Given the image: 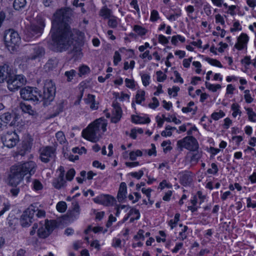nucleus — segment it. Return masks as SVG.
<instances>
[{
    "label": "nucleus",
    "instance_id": "nucleus-21",
    "mask_svg": "<svg viewBox=\"0 0 256 256\" xmlns=\"http://www.w3.org/2000/svg\"><path fill=\"white\" fill-rule=\"evenodd\" d=\"M72 204V210L69 212L68 216L70 218L74 219L78 218L80 214V208L77 202H73Z\"/></svg>",
    "mask_w": 256,
    "mask_h": 256
},
{
    "label": "nucleus",
    "instance_id": "nucleus-44",
    "mask_svg": "<svg viewBox=\"0 0 256 256\" xmlns=\"http://www.w3.org/2000/svg\"><path fill=\"white\" fill-rule=\"evenodd\" d=\"M142 152L140 150H136V151L134 152H131L130 153V158L132 160H136L137 156H142Z\"/></svg>",
    "mask_w": 256,
    "mask_h": 256
},
{
    "label": "nucleus",
    "instance_id": "nucleus-14",
    "mask_svg": "<svg viewBox=\"0 0 256 256\" xmlns=\"http://www.w3.org/2000/svg\"><path fill=\"white\" fill-rule=\"evenodd\" d=\"M112 107L111 122L114 123H117L122 118V112L120 104L116 101L113 102Z\"/></svg>",
    "mask_w": 256,
    "mask_h": 256
},
{
    "label": "nucleus",
    "instance_id": "nucleus-20",
    "mask_svg": "<svg viewBox=\"0 0 256 256\" xmlns=\"http://www.w3.org/2000/svg\"><path fill=\"white\" fill-rule=\"evenodd\" d=\"M126 185L125 182H122L120 184L119 190L118 192L117 198L118 202L122 201L126 198Z\"/></svg>",
    "mask_w": 256,
    "mask_h": 256
},
{
    "label": "nucleus",
    "instance_id": "nucleus-60",
    "mask_svg": "<svg viewBox=\"0 0 256 256\" xmlns=\"http://www.w3.org/2000/svg\"><path fill=\"white\" fill-rule=\"evenodd\" d=\"M121 60V56L119 52L116 51L114 52V65H117L118 64Z\"/></svg>",
    "mask_w": 256,
    "mask_h": 256
},
{
    "label": "nucleus",
    "instance_id": "nucleus-48",
    "mask_svg": "<svg viewBox=\"0 0 256 256\" xmlns=\"http://www.w3.org/2000/svg\"><path fill=\"white\" fill-rule=\"evenodd\" d=\"M206 60L209 64L212 66H214L219 68H222V66L220 62L216 60L207 58Z\"/></svg>",
    "mask_w": 256,
    "mask_h": 256
},
{
    "label": "nucleus",
    "instance_id": "nucleus-41",
    "mask_svg": "<svg viewBox=\"0 0 256 256\" xmlns=\"http://www.w3.org/2000/svg\"><path fill=\"white\" fill-rule=\"evenodd\" d=\"M44 28L38 26L35 23L32 24L30 26V30L35 34H41Z\"/></svg>",
    "mask_w": 256,
    "mask_h": 256
},
{
    "label": "nucleus",
    "instance_id": "nucleus-52",
    "mask_svg": "<svg viewBox=\"0 0 256 256\" xmlns=\"http://www.w3.org/2000/svg\"><path fill=\"white\" fill-rule=\"evenodd\" d=\"M157 80L159 82H162L166 78V76L163 74L161 70L156 72Z\"/></svg>",
    "mask_w": 256,
    "mask_h": 256
},
{
    "label": "nucleus",
    "instance_id": "nucleus-34",
    "mask_svg": "<svg viewBox=\"0 0 256 256\" xmlns=\"http://www.w3.org/2000/svg\"><path fill=\"white\" fill-rule=\"evenodd\" d=\"M180 214L177 213L175 214L174 220H170L168 222V225L170 226L171 229H173L176 226L178 222L180 220Z\"/></svg>",
    "mask_w": 256,
    "mask_h": 256
},
{
    "label": "nucleus",
    "instance_id": "nucleus-11",
    "mask_svg": "<svg viewBox=\"0 0 256 256\" xmlns=\"http://www.w3.org/2000/svg\"><path fill=\"white\" fill-rule=\"evenodd\" d=\"M1 140L4 145L9 148L14 147L18 141V136L14 132H8L4 134Z\"/></svg>",
    "mask_w": 256,
    "mask_h": 256
},
{
    "label": "nucleus",
    "instance_id": "nucleus-1",
    "mask_svg": "<svg viewBox=\"0 0 256 256\" xmlns=\"http://www.w3.org/2000/svg\"><path fill=\"white\" fill-rule=\"evenodd\" d=\"M71 16L72 10L68 8L58 10L54 14L50 48L54 51L65 50L73 42V34L68 24Z\"/></svg>",
    "mask_w": 256,
    "mask_h": 256
},
{
    "label": "nucleus",
    "instance_id": "nucleus-47",
    "mask_svg": "<svg viewBox=\"0 0 256 256\" xmlns=\"http://www.w3.org/2000/svg\"><path fill=\"white\" fill-rule=\"evenodd\" d=\"M160 18V16L158 12L156 10H154L151 12L150 20L152 22H155Z\"/></svg>",
    "mask_w": 256,
    "mask_h": 256
},
{
    "label": "nucleus",
    "instance_id": "nucleus-17",
    "mask_svg": "<svg viewBox=\"0 0 256 256\" xmlns=\"http://www.w3.org/2000/svg\"><path fill=\"white\" fill-rule=\"evenodd\" d=\"M10 69L6 64L0 66V83L7 80L11 75Z\"/></svg>",
    "mask_w": 256,
    "mask_h": 256
},
{
    "label": "nucleus",
    "instance_id": "nucleus-18",
    "mask_svg": "<svg viewBox=\"0 0 256 256\" xmlns=\"http://www.w3.org/2000/svg\"><path fill=\"white\" fill-rule=\"evenodd\" d=\"M34 220V218L28 213V210H26L21 216L20 224L23 227H28Z\"/></svg>",
    "mask_w": 256,
    "mask_h": 256
},
{
    "label": "nucleus",
    "instance_id": "nucleus-42",
    "mask_svg": "<svg viewBox=\"0 0 256 256\" xmlns=\"http://www.w3.org/2000/svg\"><path fill=\"white\" fill-rule=\"evenodd\" d=\"M45 19L42 16H38L36 18L35 24L38 26H41V28H44L45 26Z\"/></svg>",
    "mask_w": 256,
    "mask_h": 256
},
{
    "label": "nucleus",
    "instance_id": "nucleus-15",
    "mask_svg": "<svg viewBox=\"0 0 256 256\" xmlns=\"http://www.w3.org/2000/svg\"><path fill=\"white\" fill-rule=\"evenodd\" d=\"M16 118L15 115L12 114L9 112L4 114L0 116V128L3 126H6L10 123V126H13L15 124L14 119Z\"/></svg>",
    "mask_w": 256,
    "mask_h": 256
},
{
    "label": "nucleus",
    "instance_id": "nucleus-24",
    "mask_svg": "<svg viewBox=\"0 0 256 256\" xmlns=\"http://www.w3.org/2000/svg\"><path fill=\"white\" fill-rule=\"evenodd\" d=\"M102 204L106 206L112 205L114 202V198L108 195H102Z\"/></svg>",
    "mask_w": 256,
    "mask_h": 256
},
{
    "label": "nucleus",
    "instance_id": "nucleus-9",
    "mask_svg": "<svg viewBox=\"0 0 256 256\" xmlns=\"http://www.w3.org/2000/svg\"><path fill=\"white\" fill-rule=\"evenodd\" d=\"M55 92L56 86L54 82L51 80H46L44 86L43 95H42L40 100H42L49 102L52 100Z\"/></svg>",
    "mask_w": 256,
    "mask_h": 256
},
{
    "label": "nucleus",
    "instance_id": "nucleus-23",
    "mask_svg": "<svg viewBox=\"0 0 256 256\" xmlns=\"http://www.w3.org/2000/svg\"><path fill=\"white\" fill-rule=\"evenodd\" d=\"M201 152L194 150L190 152L188 156H190V162L192 164H196L201 157Z\"/></svg>",
    "mask_w": 256,
    "mask_h": 256
},
{
    "label": "nucleus",
    "instance_id": "nucleus-31",
    "mask_svg": "<svg viewBox=\"0 0 256 256\" xmlns=\"http://www.w3.org/2000/svg\"><path fill=\"white\" fill-rule=\"evenodd\" d=\"M240 106L238 104H233L231 106V109L233 111L232 116L234 118H236L238 116H240L242 112L240 109Z\"/></svg>",
    "mask_w": 256,
    "mask_h": 256
},
{
    "label": "nucleus",
    "instance_id": "nucleus-32",
    "mask_svg": "<svg viewBox=\"0 0 256 256\" xmlns=\"http://www.w3.org/2000/svg\"><path fill=\"white\" fill-rule=\"evenodd\" d=\"M145 92L144 90L138 91L136 96V102L138 104H140L144 100Z\"/></svg>",
    "mask_w": 256,
    "mask_h": 256
},
{
    "label": "nucleus",
    "instance_id": "nucleus-39",
    "mask_svg": "<svg viewBox=\"0 0 256 256\" xmlns=\"http://www.w3.org/2000/svg\"><path fill=\"white\" fill-rule=\"evenodd\" d=\"M118 22L117 21V18L112 16L109 18L108 22V26L112 28H116L118 26Z\"/></svg>",
    "mask_w": 256,
    "mask_h": 256
},
{
    "label": "nucleus",
    "instance_id": "nucleus-40",
    "mask_svg": "<svg viewBox=\"0 0 256 256\" xmlns=\"http://www.w3.org/2000/svg\"><path fill=\"white\" fill-rule=\"evenodd\" d=\"M205 84L206 88L213 92H215L217 90L220 89L221 88V86L219 84L214 85L211 84L207 82H206Z\"/></svg>",
    "mask_w": 256,
    "mask_h": 256
},
{
    "label": "nucleus",
    "instance_id": "nucleus-62",
    "mask_svg": "<svg viewBox=\"0 0 256 256\" xmlns=\"http://www.w3.org/2000/svg\"><path fill=\"white\" fill-rule=\"evenodd\" d=\"M144 172L142 170H139L138 172H134L130 173V175L137 179H140L143 176Z\"/></svg>",
    "mask_w": 256,
    "mask_h": 256
},
{
    "label": "nucleus",
    "instance_id": "nucleus-22",
    "mask_svg": "<svg viewBox=\"0 0 256 256\" xmlns=\"http://www.w3.org/2000/svg\"><path fill=\"white\" fill-rule=\"evenodd\" d=\"M66 183V182L64 180V177L62 176V174H59L58 178L54 180L52 184L55 188L60 189L65 186Z\"/></svg>",
    "mask_w": 256,
    "mask_h": 256
},
{
    "label": "nucleus",
    "instance_id": "nucleus-64",
    "mask_svg": "<svg viewBox=\"0 0 256 256\" xmlns=\"http://www.w3.org/2000/svg\"><path fill=\"white\" fill-rule=\"evenodd\" d=\"M158 42L162 44H167L168 42V39L164 36L160 34L158 36Z\"/></svg>",
    "mask_w": 256,
    "mask_h": 256
},
{
    "label": "nucleus",
    "instance_id": "nucleus-7",
    "mask_svg": "<svg viewBox=\"0 0 256 256\" xmlns=\"http://www.w3.org/2000/svg\"><path fill=\"white\" fill-rule=\"evenodd\" d=\"M26 82V78L23 76L11 74L7 80L8 88L10 90L14 92L24 84Z\"/></svg>",
    "mask_w": 256,
    "mask_h": 256
},
{
    "label": "nucleus",
    "instance_id": "nucleus-13",
    "mask_svg": "<svg viewBox=\"0 0 256 256\" xmlns=\"http://www.w3.org/2000/svg\"><path fill=\"white\" fill-rule=\"evenodd\" d=\"M45 54V50L42 46H34L32 48V52L30 55L28 57V60H40L44 56Z\"/></svg>",
    "mask_w": 256,
    "mask_h": 256
},
{
    "label": "nucleus",
    "instance_id": "nucleus-53",
    "mask_svg": "<svg viewBox=\"0 0 256 256\" xmlns=\"http://www.w3.org/2000/svg\"><path fill=\"white\" fill-rule=\"evenodd\" d=\"M142 84L144 86H147L150 84V76L147 74H143L141 76Z\"/></svg>",
    "mask_w": 256,
    "mask_h": 256
},
{
    "label": "nucleus",
    "instance_id": "nucleus-50",
    "mask_svg": "<svg viewBox=\"0 0 256 256\" xmlns=\"http://www.w3.org/2000/svg\"><path fill=\"white\" fill-rule=\"evenodd\" d=\"M33 188L36 190H40L42 188L41 182L37 180H34L32 182Z\"/></svg>",
    "mask_w": 256,
    "mask_h": 256
},
{
    "label": "nucleus",
    "instance_id": "nucleus-29",
    "mask_svg": "<svg viewBox=\"0 0 256 256\" xmlns=\"http://www.w3.org/2000/svg\"><path fill=\"white\" fill-rule=\"evenodd\" d=\"M112 12L110 9L106 7H104L100 10V15L104 18H109L112 16Z\"/></svg>",
    "mask_w": 256,
    "mask_h": 256
},
{
    "label": "nucleus",
    "instance_id": "nucleus-16",
    "mask_svg": "<svg viewBox=\"0 0 256 256\" xmlns=\"http://www.w3.org/2000/svg\"><path fill=\"white\" fill-rule=\"evenodd\" d=\"M248 36L246 34H242L237 38V42L234 47L238 50H240L244 48L247 45Z\"/></svg>",
    "mask_w": 256,
    "mask_h": 256
},
{
    "label": "nucleus",
    "instance_id": "nucleus-63",
    "mask_svg": "<svg viewBox=\"0 0 256 256\" xmlns=\"http://www.w3.org/2000/svg\"><path fill=\"white\" fill-rule=\"evenodd\" d=\"M32 146V143L29 141L24 142L22 144V148L26 151H28Z\"/></svg>",
    "mask_w": 256,
    "mask_h": 256
},
{
    "label": "nucleus",
    "instance_id": "nucleus-49",
    "mask_svg": "<svg viewBox=\"0 0 256 256\" xmlns=\"http://www.w3.org/2000/svg\"><path fill=\"white\" fill-rule=\"evenodd\" d=\"M180 90V88L178 86H173L172 88L168 89V94L169 95H172L173 96H176L178 94V92Z\"/></svg>",
    "mask_w": 256,
    "mask_h": 256
},
{
    "label": "nucleus",
    "instance_id": "nucleus-25",
    "mask_svg": "<svg viewBox=\"0 0 256 256\" xmlns=\"http://www.w3.org/2000/svg\"><path fill=\"white\" fill-rule=\"evenodd\" d=\"M180 227H182L181 230L179 232L178 238L180 240H184L186 239L188 236V228L186 226H182V224H180Z\"/></svg>",
    "mask_w": 256,
    "mask_h": 256
},
{
    "label": "nucleus",
    "instance_id": "nucleus-56",
    "mask_svg": "<svg viewBox=\"0 0 256 256\" xmlns=\"http://www.w3.org/2000/svg\"><path fill=\"white\" fill-rule=\"evenodd\" d=\"M212 4L218 6V7H222V5H224V6L227 7L228 5L226 3H224V0H211Z\"/></svg>",
    "mask_w": 256,
    "mask_h": 256
},
{
    "label": "nucleus",
    "instance_id": "nucleus-4",
    "mask_svg": "<svg viewBox=\"0 0 256 256\" xmlns=\"http://www.w3.org/2000/svg\"><path fill=\"white\" fill-rule=\"evenodd\" d=\"M4 40L6 46L9 50H13L20 44V38L16 32L12 29H9L4 32Z\"/></svg>",
    "mask_w": 256,
    "mask_h": 256
},
{
    "label": "nucleus",
    "instance_id": "nucleus-38",
    "mask_svg": "<svg viewBox=\"0 0 256 256\" xmlns=\"http://www.w3.org/2000/svg\"><path fill=\"white\" fill-rule=\"evenodd\" d=\"M76 71L74 70H71L70 71H66L64 73V76L66 77L68 82H70L76 76Z\"/></svg>",
    "mask_w": 256,
    "mask_h": 256
},
{
    "label": "nucleus",
    "instance_id": "nucleus-10",
    "mask_svg": "<svg viewBox=\"0 0 256 256\" xmlns=\"http://www.w3.org/2000/svg\"><path fill=\"white\" fill-rule=\"evenodd\" d=\"M40 158L42 162L47 163L54 160L56 156V149L54 147L44 146L40 150Z\"/></svg>",
    "mask_w": 256,
    "mask_h": 256
},
{
    "label": "nucleus",
    "instance_id": "nucleus-30",
    "mask_svg": "<svg viewBox=\"0 0 256 256\" xmlns=\"http://www.w3.org/2000/svg\"><path fill=\"white\" fill-rule=\"evenodd\" d=\"M194 106V102H190L188 103L186 107L182 108V111L186 113L192 112L193 114H194L196 110V107Z\"/></svg>",
    "mask_w": 256,
    "mask_h": 256
},
{
    "label": "nucleus",
    "instance_id": "nucleus-8",
    "mask_svg": "<svg viewBox=\"0 0 256 256\" xmlns=\"http://www.w3.org/2000/svg\"><path fill=\"white\" fill-rule=\"evenodd\" d=\"M177 146L180 150L183 148L194 151L198 148V142L195 138L192 136H188L177 142Z\"/></svg>",
    "mask_w": 256,
    "mask_h": 256
},
{
    "label": "nucleus",
    "instance_id": "nucleus-58",
    "mask_svg": "<svg viewBox=\"0 0 256 256\" xmlns=\"http://www.w3.org/2000/svg\"><path fill=\"white\" fill-rule=\"evenodd\" d=\"M244 97L246 102L248 103H251L253 101V98L250 94L249 90H246L244 91Z\"/></svg>",
    "mask_w": 256,
    "mask_h": 256
},
{
    "label": "nucleus",
    "instance_id": "nucleus-12",
    "mask_svg": "<svg viewBox=\"0 0 256 256\" xmlns=\"http://www.w3.org/2000/svg\"><path fill=\"white\" fill-rule=\"evenodd\" d=\"M28 213L34 218V216L38 218H44L46 212L42 206L38 203H34L30 204L26 209Z\"/></svg>",
    "mask_w": 256,
    "mask_h": 256
},
{
    "label": "nucleus",
    "instance_id": "nucleus-33",
    "mask_svg": "<svg viewBox=\"0 0 256 256\" xmlns=\"http://www.w3.org/2000/svg\"><path fill=\"white\" fill-rule=\"evenodd\" d=\"M58 60L56 59H51L48 60L45 65L46 68L48 70H52L56 68L58 66Z\"/></svg>",
    "mask_w": 256,
    "mask_h": 256
},
{
    "label": "nucleus",
    "instance_id": "nucleus-61",
    "mask_svg": "<svg viewBox=\"0 0 256 256\" xmlns=\"http://www.w3.org/2000/svg\"><path fill=\"white\" fill-rule=\"evenodd\" d=\"M130 4L133 8L136 11V12L140 13V8L138 4L137 0H132Z\"/></svg>",
    "mask_w": 256,
    "mask_h": 256
},
{
    "label": "nucleus",
    "instance_id": "nucleus-6",
    "mask_svg": "<svg viewBox=\"0 0 256 256\" xmlns=\"http://www.w3.org/2000/svg\"><path fill=\"white\" fill-rule=\"evenodd\" d=\"M41 226L38 230V234L40 238L48 237L56 227V222L54 220H45L44 224L40 223Z\"/></svg>",
    "mask_w": 256,
    "mask_h": 256
},
{
    "label": "nucleus",
    "instance_id": "nucleus-59",
    "mask_svg": "<svg viewBox=\"0 0 256 256\" xmlns=\"http://www.w3.org/2000/svg\"><path fill=\"white\" fill-rule=\"evenodd\" d=\"M241 62L244 65L246 68H248V66L251 63V60L250 56H246L241 60Z\"/></svg>",
    "mask_w": 256,
    "mask_h": 256
},
{
    "label": "nucleus",
    "instance_id": "nucleus-28",
    "mask_svg": "<svg viewBox=\"0 0 256 256\" xmlns=\"http://www.w3.org/2000/svg\"><path fill=\"white\" fill-rule=\"evenodd\" d=\"M26 4V0H14L13 6L16 10H19L24 8Z\"/></svg>",
    "mask_w": 256,
    "mask_h": 256
},
{
    "label": "nucleus",
    "instance_id": "nucleus-26",
    "mask_svg": "<svg viewBox=\"0 0 256 256\" xmlns=\"http://www.w3.org/2000/svg\"><path fill=\"white\" fill-rule=\"evenodd\" d=\"M132 120L133 122L136 124H148L150 122V119L148 118H144L136 116H132Z\"/></svg>",
    "mask_w": 256,
    "mask_h": 256
},
{
    "label": "nucleus",
    "instance_id": "nucleus-37",
    "mask_svg": "<svg viewBox=\"0 0 256 256\" xmlns=\"http://www.w3.org/2000/svg\"><path fill=\"white\" fill-rule=\"evenodd\" d=\"M246 110L248 115V120L251 122H255L256 121V114L253 111L252 109L251 108H246Z\"/></svg>",
    "mask_w": 256,
    "mask_h": 256
},
{
    "label": "nucleus",
    "instance_id": "nucleus-51",
    "mask_svg": "<svg viewBox=\"0 0 256 256\" xmlns=\"http://www.w3.org/2000/svg\"><path fill=\"white\" fill-rule=\"evenodd\" d=\"M212 168H209L207 170V172L209 174H216L218 172V168L216 164L214 163H212L211 164Z\"/></svg>",
    "mask_w": 256,
    "mask_h": 256
},
{
    "label": "nucleus",
    "instance_id": "nucleus-3",
    "mask_svg": "<svg viewBox=\"0 0 256 256\" xmlns=\"http://www.w3.org/2000/svg\"><path fill=\"white\" fill-rule=\"evenodd\" d=\"M106 120L104 118L96 119L82 132V136L93 142H98L103 132L106 131Z\"/></svg>",
    "mask_w": 256,
    "mask_h": 256
},
{
    "label": "nucleus",
    "instance_id": "nucleus-45",
    "mask_svg": "<svg viewBox=\"0 0 256 256\" xmlns=\"http://www.w3.org/2000/svg\"><path fill=\"white\" fill-rule=\"evenodd\" d=\"M225 114L224 112L222 110H220L218 112H214L212 113L211 116L213 120H217L220 118H223Z\"/></svg>",
    "mask_w": 256,
    "mask_h": 256
},
{
    "label": "nucleus",
    "instance_id": "nucleus-5",
    "mask_svg": "<svg viewBox=\"0 0 256 256\" xmlns=\"http://www.w3.org/2000/svg\"><path fill=\"white\" fill-rule=\"evenodd\" d=\"M20 96L24 100L38 102L40 100L42 95L36 88L29 86L22 88L20 92Z\"/></svg>",
    "mask_w": 256,
    "mask_h": 256
},
{
    "label": "nucleus",
    "instance_id": "nucleus-55",
    "mask_svg": "<svg viewBox=\"0 0 256 256\" xmlns=\"http://www.w3.org/2000/svg\"><path fill=\"white\" fill-rule=\"evenodd\" d=\"M3 208L2 210L0 211V216L4 214L9 210L10 204L8 202H4L3 203Z\"/></svg>",
    "mask_w": 256,
    "mask_h": 256
},
{
    "label": "nucleus",
    "instance_id": "nucleus-35",
    "mask_svg": "<svg viewBox=\"0 0 256 256\" xmlns=\"http://www.w3.org/2000/svg\"><path fill=\"white\" fill-rule=\"evenodd\" d=\"M134 30L140 36H144L147 32V30L138 25H135L134 26Z\"/></svg>",
    "mask_w": 256,
    "mask_h": 256
},
{
    "label": "nucleus",
    "instance_id": "nucleus-43",
    "mask_svg": "<svg viewBox=\"0 0 256 256\" xmlns=\"http://www.w3.org/2000/svg\"><path fill=\"white\" fill-rule=\"evenodd\" d=\"M64 101L63 100H60L56 106V114L54 115L55 116L57 114H58L60 112H62L64 110Z\"/></svg>",
    "mask_w": 256,
    "mask_h": 256
},
{
    "label": "nucleus",
    "instance_id": "nucleus-2",
    "mask_svg": "<svg viewBox=\"0 0 256 256\" xmlns=\"http://www.w3.org/2000/svg\"><path fill=\"white\" fill-rule=\"evenodd\" d=\"M36 164L32 161L12 166L8 175V184L12 186H16L28 173L30 175L34 174Z\"/></svg>",
    "mask_w": 256,
    "mask_h": 256
},
{
    "label": "nucleus",
    "instance_id": "nucleus-54",
    "mask_svg": "<svg viewBox=\"0 0 256 256\" xmlns=\"http://www.w3.org/2000/svg\"><path fill=\"white\" fill-rule=\"evenodd\" d=\"M75 170L73 168H71L70 170H69L67 173H66V179L68 180H72L74 175H75Z\"/></svg>",
    "mask_w": 256,
    "mask_h": 256
},
{
    "label": "nucleus",
    "instance_id": "nucleus-27",
    "mask_svg": "<svg viewBox=\"0 0 256 256\" xmlns=\"http://www.w3.org/2000/svg\"><path fill=\"white\" fill-rule=\"evenodd\" d=\"M20 109L25 113H28L30 115H34L35 112L32 109V106L29 104H26L24 103L20 104Z\"/></svg>",
    "mask_w": 256,
    "mask_h": 256
},
{
    "label": "nucleus",
    "instance_id": "nucleus-19",
    "mask_svg": "<svg viewBox=\"0 0 256 256\" xmlns=\"http://www.w3.org/2000/svg\"><path fill=\"white\" fill-rule=\"evenodd\" d=\"M84 100L86 104L90 105V107L92 110H96L98 108V102H96L94 95L91 94H88L86 98H84Z\"/></svg>",
    "mask_w": 256,
    "mask_h": 256
},
{
    "label": "nucleus",
    "instance_id": "nucleus-36",
    "mask_svg": "<svg viewBox=\"0 0 256 256\" xmlns=\"http://www.w3.org/2000/svg\"><path fill=\"white\" fill-rule=\"evenodd\" d=\"M56 137L57 140L60 144H62L66 142V140L64 132L62 131L57 132L56 134Z\"/></svg>",
    "mask_w": 256,
    "mask_h": 256
},
{
    "label": "nucleus",
    "instance_id": "nucleus-46",
    "mask_svg": "<svg viewBox=\"0 0 256 256\" xmlns=\"http://www.w3.org/2000/svg\"><path fill=\"white\" fill-rule=\"evenodd\" d=\"M66 208V204L64 202H60L56 204L57 210L61 212H65Z\"/></svg>",
    "mask_w": 256,
    "mask_h": 256
},
{
    "label": "nucleus",
    "instance_id": "nucleus-57",
    "mask_svg": "<svg viewBox=\"0 0 256 256\" xmlns=\"http://www.w3.org/2000/svg\"><path fill=\"white\" fill-rule=\"evenodd\" d=\"M152 102L148 104V106L150 108L154 109L156 107H158V106L159 105V102H158V100L155 97H154L152 98Z\"/></svg>",
    "mask_w": 256,
    "mask_h": 256
}]
</instances>
